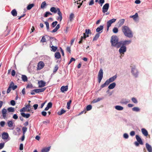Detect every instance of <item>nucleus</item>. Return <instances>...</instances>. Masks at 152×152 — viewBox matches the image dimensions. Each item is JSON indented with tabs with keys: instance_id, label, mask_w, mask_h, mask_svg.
<instances>
[{
	"instance_id": "obj_18",
	"label": "nucleus",
	"mask_w": 152,
	"mask_h": 152,
	"mask_svg": "<svg viewBox=\"0 0 152 152\" xmlns=\"http://www.w3.org/2000/svg\"><path fill=\"white\" fill-rule=\"evenodd\" d=\"M58 9H60L58 8H56L55 7H52L50 8V10L52 12H53L54 13H56L57 12H58Z\"/></svg>"
},
{
	"instance_id": "obj_24",
	"label": "nucleus",
	"mask_w": 152,
	"mask_h": 152,
	"mask_svg": "<svg viewBox=\"0 0 152 152\" xmlns=\"http://www.w3.org/2000/svg\"><path fill=\"white\" fill-rule=\"evenodd\" d=\"M138 17V14L137 13H136L134 15H131L130 16V18H132L133 20L136 21Z\"/></svg>"
},
{
	"instance_id": "obj_11",
	"label": "nucleus",
	"mask_w": 152,
	"mask_h": 152,
	"mask_svg": "<svg viewBox=\"0 0 152 152\" xmlns=\"http://www.w3.org/2000/svg\"><path fill=\"white\" fill-rule=\"evenodd\" d=\"M51 45H55L57 44L58 42V40L54 37L50 38Z\"/></svg>"
},
{
	"instance_id": "obj_62",
	"label": "nucleus",
	"mask_w": 152,
	"mask_h": 152,
	"mask_svg": "<svg viewBox=\"0 0 152 152\" xmlns=\"http://www.w3.org/2000/svg\"><path fill=\"white\" fill-rule=\"evenodd\" d=\"M5 124V122L4 121H1L0 122V125L1 127H4Z\"/></svg>"
},
{
	"instance_id": "obj_25",
	"label": "nucleus",
	"mask_w": 152,
	"mask_h": 152,
	"mask_svg": "<svg viewBox=\"0 0 152 152\" xmlns=\"http://www.w3.org/2000/svg\"><path fill=\"white\" fill-rule=\"evenodd\" d=\"M141 132L142 134L145 136H147L148 135L147 131L144 128H142L141 129Z\"/></svg>"
},
{
	"instance_id": "obj_2",
	"label": "nucleus",
	"mask_w": 152,
	"mask_h": 152,
	"mask_svg": "<svg viewBox=\"0 0 152 152\" xmlns=\"http://www.w3.org/2000/svg\"><path fill=\"white\" fill-rule=\"evenodd\" d=\"M121 41L118 42V37L116 36H112L111 42L112 46L119 48L121 46Z\"/></svg>"
},
{
	"instance_id": "obj_15",
	"label": "nucleus",
	"mask_w": 152,
	"mask_h": 152,
	"mask_svg": "<svg viewBox=\"0 0 152 152\" xmlns=\"http://www.w3.org/2000/svg\"><path fill=\"white\" fill-rule=\"evenodd\" d=\"M46 89V88H43L40 89H35V91L36 93L42 92L45 90Z\"/></svg>"
},
{
	"instance_id": "obj_42",
	"label": "nucleus",
	"mask_w": 152,
	"mask_h": 152,
	"mask_svg": "<svg viewBox=\"0 0 152 152\" xmlns=\"http://www.w3.org/2000/svg\"><path fill=\"white\" fill-rule=\"evenodd\" d=\"M50 47H51L52 49L51 50V51H52L53 52H55L57 49V47L56 46H54L53 45L52 46L50 45Z\"/></svg>"
},
{
	"instance_id": "obj_46",
	"label": "nucleus",
	"mask_w": 152,
	"mask_h": 152,
	"mask_svg": "<svg viewBox=\"0 0 152 152\" xmlns=\"http://www.w3.org/2000/svg\"><path fill=\"white\" fill-rule=\"evenodd\" d=\"M129 102L130 100L125 99L122 100L121 103L123 104H126L127 103Z\"/></svg>"
},
{
	"instance_id": "obj_60",
	"label": "nucleus",
	"mask_w": 152,
	"mask_h": 152,
	"mask_svg": "<svg viewBox=\"0 0 152 152\" xmlns=\"http://www.w3.org/2000/svg\"><path fill=\"white\" fill-rule=\"evenodd\" d=\"M57 23V21H55L53 22L52 23V25L53 27H54L56 25Z\"/></svg>"
},
{
	"instance_id": "obj_61",
	"label": "nucleus",
	"mask_w": 152,
	"mask_h": 152,
	"mask_svg": "<svg viewBox=\"0 0 152 152\" xmlns=\"http://www.w3.org/2000/svg\"><path fill=\"white\" fill-rule=\"evenodd\" d=\"M125 139H128L129 137V135L127 133H124L123 135Z\"/></svg>"
},
{
	"instance_id": "obj_54",
	"label": "nucleus",
	"mask_w": 152,
	"mask_h": 152,
	"mask_svg": "<svg viewBox=\"0 0 152 152\" xmlns=\"http://www.w3.org/2000/svg\"><path fill=\"white\" fill-rule=\"evenodd\" d=\"M132 100L133 102L134 103H137V99L134 97H133L132 99Z\"/></svg>"
},
{
	"instance_id": "obj_32",
	"label": "nucleus",
	"mask_w": 152,
	"mask_h": 152,
	"mask_svg": "<svg viewBox=\"0 0 152 152\" xmlns=\"http://www.w3.org/2000/svg\"><path fill=\"white\" fill-rule=\"evenodd\" d=\"M55 58L56 59H59L61 57V55L59 52H57L55 53Z\"/></svg>"
},
{
	"instance_id": "obj_5",
	"label": "nucleus",
	"mask_w": 152,
	"mask_h": 152,
	"mask_svg": "<svg viewBox=\"0 0 152 152\" xmlns=\"http://www.w3.org/2000/svg\"><path fill=\"white\" fill-rule=\"evenodd\" d=\"M7 124L10 129L13 130L14 129L15 125H14V124L12 121H8Z\"/></svg>"
},
{
	"instance_id": "obj_27",
	"label": "nucleus",
	"mask_w": 152,
	"mask_h": 152,
	"mask_svg": "<svg viewBox=\"0 0 152 152\" xmlns=\"http://www.w3.org/2000/svg\"><path fill=\"white\" fill-rule=\"evenodd\" d=\"M125 19H120L118 22L119 26L120 27L122 26L124 23Z\"/></svg>"
},
{
	"instance_id": "obj_22",
	"label": "nucleus",
	"mask_w": 152,
	"mask_h": 152,
	"mask_svg": "<svg viewBox=\"0 0 152 152\" xmlns=\"http://www.w3.org/2000/svg\"><path fill=\"white\" fill-rule=\"evenodd\" d=\"M68 89V86H63L61 88V91L62 92H64L65 91H66Z\"/></svg>"
},
{
	"instance_id": "obj_28",
	"label": "nucleus",
	"mask_w": 152,
	"mask_h": 152,
	"mask_svg": "<svg viewBox=\"0 0 152 152\" xmlns=\"http://www.w3.org/2000/svg\"><path fill=\"white\" fill-rule=\"evenodd\" d=\"M116 86V83H113L110 84L108 87L109 89H112L115 88Z\"/></svg>"
},
{
	"instance_id": "obj_51",
	"label": "nucleus",
	"mask_w": 152,
	"mask_h": 152,
	"mask_svg": "<svg viewBox=\"0 0 152 152\" xmlns=\"http://www.w3.org/2000/svg\"><path fill=\"white\" fill-rule=\"evenodd\" d=\"M46 5V3L45 1H43L42 2L41 4V7L42 8H44Z\"/></svg>"
},
{
	"instance_id": "obj_59",
	"label": "nucleus",
	"mask_w": 152,
	"mask_h": 152,
	"mask_svg": "<svg viewBox=\"0 0 152 152\" xmlns=\"http://www.w3.org/2000/svg\"><path fill=\"white\" fill-rule=\"evenodd\" d=\"M104 2V0H99V3L100 4L101 6H102Z\"/></svg>"
},
{
	"instance_id": "obj_6",
	"label": "nucleus",
	"mask_w": 152,
	"mask_h": 152,
	"mask_svg": "<svg viewBox=\"0 0 152 152\" xmlns=\"http://www.w3.org/2000/svg\"><path fill=\"white\" fill-rule=\"evenodd\" d=\"M119 50V52L120 54H124L126 51V46L122 45L121 46Z\"/></svg>"
},
{
	"instance_id": "obj_44",
	"label": "nucleus",
	"mask_w": 152,
	"mask_h": 152,
	"mask_svg": "<svg viewBox=\"0 0 152 152\" xmlns=\"http://www.w3.org/2000/svg\"><path fill=\"white\" fill-rule=\"evenodd\" d=\"M52 14L49 12H46L44 16L45 17H47L48 15H52Z\"/></svg>"
},
{
	"instance_id": "obj_43",
	"label": "nucleus",
	"mask_w": 152,
	"mask_h": 152,
	"mask_svg": "<svg viewBox=\"0 0 152 152\" xmlns=\"http://www.w3.org/2000/svg\"><path fill=\"white\" fill-rule=\"evenodd\" d=\"M7 110L9 112H14L15 111L14 108L12 107H8L7 109Z\"/></svg>"
},
{
	"instance_id": "obj_48",
	"label": "nucleus",
	"mask_w": 152,
	"mask_h": 152,
	"mask_svg": "<svg viewBox=\"0 0 152 152\" xmlns=\"http://www.w3.org/2000/svg\"><path fill=\"white\" fill-rule=\"evenodd\" d=\"M25 107L27 109V110H30V111H31V105L30 104H28L27 105H25Z\"/></svg>"
},
{
	"instance_id": "obj_38",
	"label": "nucleus",
	"mask_w": 152,
	"mask_h": 152,
	"mask_svg": "<svg viewBox=\"0 0 152 152\" xmlns=\"http://www.w3.org/2000/svg\"><path fill=\"white\" fill-rule=\"evenodd\" d=\"M103 99L102 98H98L97 99H95L93 100V101L92 102L93 103H95L99 101H100L101 100H102Z\"/></svg>"
},
{
	"instance_id": "obj_45",
	"label": "nucleus",
	"mask_w": 152,
	"mask_h": 152,
	"mask_svg": "<svg viewBox=\"0 0 152 152\" xmlns=\"http://www.w3.org/2000/svg\"><path fill=\"white\" fill-rule=\"evenodd\" d=\"M27 128L26 127H23L22 128L23 133V135H25L26 132L27 131Z\"/></svg>"
},
{
	"instance_id": "obj_21",
	"label": "nucleus",
	"mask_w": 152,
	"mask_h": 152,
	"mask_svg": "<svg viewBox=\"0 0 152 152\" xmlns=\"http://www.w3.org/2000/svg\"><path fill=\"white\" fill-rule=\"evenodd\" d=\"M58 14L59 15V16L57 18V20H59L60 21H61L62 19V14L60 11V9H58Z\"/></svg>"
},
{
	"instance_id": "obj_29",
	"label": "nucleus",
	"mask_w": 152,
	"mask_h": 152,
	"mask_svg": "<svg viewBox=\"0 0 152 152\" xmlns=\"http://www.w3.org/2000/svg\"><path fill=\"white\" fill-rule=\"evenodd\" d=\"M21 115L24 117L26 118H28L30 116V115L29 113L25 114L24 113H21Z\"/></svg>"
},
{
	"instance_id": "obj_47",
	"label": "nucleus",
	"mask_w": 152,
	"mask_h": 152,
	"mask_svg": "<svg viewBox=\"0 0 152 152\" xmlns=\"http://www.w3.org/2000/svg\"><path fill=\"white\" fill-rule=\"evenodd\" d=\"M32 67L30 66H28V70L29 72V73H31L32 72L33 70L32 69Z\"/></svg>"
},
{
	"instance_id": "obj_40",
	"label": "nucleus",
	"mask_w": 152,
	"mask_h": 152,
	"mask_svg": "<svg viewBox=\"0 0 152 152\" xmlns=\"http://www.w3.org/2000/svg\"><path fill=\"white\" fill-rule=\"evenodd\" d=\"M66 112V111L64 110L63 109H62L61 110V111H58V115H60L65 113Z\"/></svg>"
},
{
	"instance_id": "obj_33",
	"label": "nucleus",
	"mask_w": 152,
	"mask_h": 152,
	"mask_svg": "<svg viewBox=\"0 0 152 152\" xmlns=\"http://www.w3.org/2000/svg\"><path fill=\"white\" fill-rule=\"evenodd\" d=\"M50 147L44 148L42 150V152H48L50 150Z\"/></svg>"
},
{
	"instance_id": "obj_23",
	"label": "nucleus",
	"mask_w": 152,
	"mask_h": 152,
	"mask_svg": "<svg viewBox=\"0 0 152 152\" xmlns=\"http://www.w3.org/2000/svg\"><path fill=\"white\" fill-rule=\"evenodd\" d=\"M10 86V87L14 90L17 88V85H14V83L12 81L11 82Z\"/></svg>"
},
{
	"instance_id": "obj_55",
	"label": "nucleus",
	"mask_w": 152,
	"mask_h": 152,
	"mask_svg": "<svg viewBox=\"0 0 152 152\" xmlns=\"http://www.w3.org/2000/svg\"><path fill=\"white\" fill-rule=\"evenodd\" d=\"M85 33L87 34H91V30L89 29H86L85 30Z\"/></svg>"
},
{
	"instance_id": "obj_58",
	"label": "nucleus",
	"mask_w": 152,
	"mask_h": 152,
	"mask_svg": "<svg viewBox=\"0 0 152 152\" xmlns=\"http://www.w3.org/2000/svg\"><path fill=\"white\" fill-rule=\"evenodd\" d=\"M52 104L51 102H49L47 105V106L49 108H51L52 107Z\"/></svg>"
},
{
	"instance_id": "obj_14",
	"label": "nucleus",
	"mask_w": 152,
	"mask_h": 152,
	"mask_svg": "<svg viewBox=\"0 0 152 152\" xmlns=\"http://www.w3.org/2000/svg\"><path fill=\"white\" fill-rule=\"evenodd\" d=\"M116 20V19L115 18H113L110 20H108L107 22V24L109 25V26H111V24L115 23Z\"/></svg>"
},
{
	"instance_id": "obj_34",
	"label": "nucleus",
	"mask_w": 152,
	"mask_h": 152,
	"mask_svg": "<svg viewBox=\"0 0 152 152\" xmlns=\"http://www.w3.org/2000/svg\"><path fill=\"white\" fill-rule=\"evenodd\" d=\"M109 84L108 83V82L106 80L105 82L102 85L100 86L101 89L105 87L106 86H108Z\"/></svg>"
},
{
	"instance_id": "obj_8",
	"label": "nucleus",
	"mask_w": 152,
	"mask_h": 152,
	"mask_svg": "<svg viewBox=\"0 0 152 152\" xmlns=\"http://www.w3.org/2000/svg\"><path fill=\"white\" fill-rule=\"evenodd\" d=\"M131 72L134 76L137 77L138 75V72L135 67L132 68Z\"/></svg>"
},
{
	"instance_id": "obj_52",
	"label": "nucleus",
	"mask_w": 152,
	"mask_h": 152,
	"mask_svg": "<svg viewBox=\"0 0 152 152\" xmlns=\"http://www.w3.org/2000/svg\"><path fill=\"white\" fill-rule=\"evenodd\" d=\"M113 32L114 33H117L118 31V29L116 27H114L113 30Z\"/></svg>"
},
{
	"instance_id": "obj_35",
	"label": "nucleus",
	"mask_w": 152,
	"mask_h": 152,
	"mask_svg": "<svg viewBox=\"0 0 152 152\" xmlns=\"http://www.w3.org/2000/svg\"><path fill=\"white\" fill-rule=\"evenodd\" d=\"M101 33V32H99V33H98L96 34L93 38V41H96V40L100 36V34Z\"/></svg>"
},
{
	"instance_id": "obj_9",
	"label": "nucleus",
	"mask_w": 152,
	"mask_h": 152,
	"mask_svg": "<svg viewBox=\"0 0 152 152\" xmlns=\"http://www.w3.org/2000/svg\"><path fill=\"white\" fill-rule=\"evenodd\" d=\"M44 63L42 61L39 62L37 65V70H39L42 69L44 67Z\"/></svg>"
},
{
	"instance_id": "obj_3",
	"label": "nucleus",
	"mask_w": 152,
	"mask_h": 152,
	"mask_svg": "<svg viewBox=\"0 0 152 152\" xmlns=\"http://www.w3.org/2000/svg\"><path fill=\"white\" fill-rule=\"evenodd\" d=\"M103 72L102 69H101L98 73V82L99 83L101 82L103 77Z\"/></svg>"
},
{
	"instance_id": "obj_26",
	"label": "nucleus",
	"mask_w": 152,
	"mask_h": 152,
	"mask_svg": "<svg viewBox=\"0 0 152 152\" xmlns=\"http://www.w3.org/2000/svg\"><path fill=\"white\" fill-rule=\"evenodd\" d=\"M9 137L7 133L4 132L2 134V138L4 140L7 139Z\"/></svg>"
},
{
	"instance_id": "obj_1",
	"label": "nucleus",
	"mask_w": 152,
	"mask_h": 152,
	"mask_svg": "<svg viewBox=\"0 0 152 152\" xmlns=\"http://www.w3.org/2000/svg\"><path fill=\"white\" fill-rule=\"evenodd\" d=\"M122 30L124 35L126 37L129 38H132L133 37L132 32L128 26H123L122 27Z\"/></svg>"
},
{
	"instance_id": "obj_31",
	"label": "nucleus",
	"mask_w": 152,
	"mask_h": 152,
	"mask_svg": "<svg viewBox=\"0 0 152 152\" xmlns=\"http://www.w3.org/2000/svg\"><path fill=\"white\" fill-rule=\"evenodd\" d=\"M11 13L14 16H17V12L15 9H14L12 10L11 12Z\"/></svg>"
},
{
	"instance_id": "obj_50",
	"label": "nucleus",
	"mask_w": 152,
	"mask_h": 152,
	"mask_svg": "<svg viewBox=\"0 0 152 152\" xmlns=\"http://www.w3.org/2000/svg\"><path fill=\"white\" fill-rule=\"evenodd\" d=\"M74 17V14L72 13H71L69 17V19L70 21H72V20Z\"/></svg>"
},
{
	"instance_id": "obj_57",
	"label": "nucleus",
	"mask_w": 152,
	"mask_h": 152,
	"mask_svg": "<svg viewBox=\"0 0 152 152\" xmlns=\"http://www.w3.org/2000/svg\"><path fill=\"white\" fill-rule=\"evenodd\" d=\"M58 65H57L55 66V67L54 68V70L53 71V72L54 73L56 72L57 71V70H58Z\"/></svg>"
},
{
	"instance_id": "obj_17",
	"label": "nucleus",
	"mask_w": 152,
	"mask_h": 152,
	"mask_svg": "<svg viewBox=\"0 0 152 152\" xmlns=\"http://www.w3.org/2000/svg\"><path fill=\"white\" fill-rule=\"evenodd\" d=\"M145 145L146 148L148 152H152V148L151 146L147 143H146Z\"/></svg>"
},
{
	"instance_id": "obj_41",
	"label": "nucleus",
	"mask_w": 152,
	"mask_h": 152,
	"mask_svg": "<svg viewBox=\"0 0 152 152\" xmlns=\"http://www.w3.org/2000/svg\"><path fill=\"white\" fill-rule=\"evenodd\" d=\"M34 6V4H29L27 7V9L28 10H31Z\"/></svg>"
},
{
	"instance_id": "obj_16",
	"label": "nucleus",
	"mask_w": 152,
	"mask_h": 152,
	"mask_svg": "<svg viewBox=\"0 0 152 152\" xmlns=\"http://www.w3.org/2000/svg\"><path fill=\"white\" fill-rule=\"evenodd\" d=\"M103 29V26L100 25L96 29V32H98V33H99V32L101 33L102 32Z\"/></svg>"
},
{
	"instance_id": "obj_37",
	"label": "nucleus",
	"mask_w": 152,
	"mask_h": 152,
	"mask_svg": "<svg viewBox=\"0 0 152 152\" xmlns=\"http://www.w3.org/2000/svg\"><path fill=\"white\" fill-rule=\"evenodd\" d=\"M132 110L136 112H138L140 111V109L138 107H135L132 109Z\"/></svg>"
},
{
	"instance_id": "obj_4",
	"label": "nucleus",
	"mask_w": 152,
	"mask_h": 152,
	"mask_svg": "<svg viewBox=\"0 0 152 152\" xmlns=\"http://www.w3.org/2000/svg\"><path fill=\"white\" fill-rule=\"evenodd\" d=\"M2 118L4 119H7L8 118L7 110L4 108L2 110Z\"/></svg>"
},
{
	"instance_id": "obj_53",
	"label": "nucleus",
	"mask_w": 152,
	"mask_h": 152,
	"mask_svg": "<svg viewBox=\"0 0 152 152\" xmlns=\"http://www.w3.org/2000/svg\"><path fill=\"white\" fill-rule=\"evenodd\" d=\"M92 109V106L91 105H88L86 108V109L87 111H89L91 110Z\"/></svg>"
},
{
	"instance_id": "obj_36",
	"label": "nucleus",
	"mask_w": 152,
	"mask_h": 152,
	"mask_svg": "<svg viewBox=\"0 0 152 152\" xmlns=\"http://www.w3.org/2000/svg\"><path fill=\"white\" fill-rule=\"evenodd\" d=\"M20 112H29L30 110H27V109L25 107H23L20 110Z\"/></svg>"
},
{
	"instance_id": "obj_19",
	"label": "nucleus",
	"mask_w": 152,
	"mask_h": 152,
	"mask_svg": "<svg viewBox=\"0 0 152 152\" xmlns=\"http://www.w3.org/2000/svg\"><path fill=\"white\" fill-rule=\"evenodd\" d=\"M136 138L137 142H138L141 145H143V143L142 141L141 138L138 135H136Z\"/></svg>"
},
{
	"instance_id": "obj_49",
	"label": "nucleus",
	"mask_w": 152,
	"mask_h": 152,
	"mask_svg": "<svg viewBox=\"0 0 152 152\" xmlns=\"http://www.w3.org/2000/svg\"><path fill=\"white\" fill-rule=\"evenodd\" d=\"M45 23L46 25L47 31H49V23L47 21H45Z\"/></svg>"
},
{
	"instance_id": "obj_7",
	"label": "nucleus",
	"mask_w": 152,
	"mask_h": 152,
	"mask_svg": "<svg viewBox=\"0 0 152 152\" xmlns=\"http://www.w3.org/2000/svg\"><path fill=\"white\" fill-rule=\"evenodd\" d=\"M109 7V3H106L102 7V11L104 13L107 12Z\"/></svg>"
},
{
	"instance_id": "obj_56",
	"label": "nucleus",
	"mask_w": 152,
	"mask_h": 152,
	"mask_svg": "<svg viewBox=\"0 0 152 152\" xmlns=\"http://www.w3.org/2000/svg\"><path fill=\"white\" fill-rule=\"evenodd\" d=\"M41 42H46V39L45 36H43L41 40Z\"/></svg>"
},
{
	"instance_id": "obj_12",
	"label": "nucleus",
	"mask_w": 152,
	"mask_h": 152,
	"mask_svg": "<svg viewBox=\"0 0 152 152\" xmlns=\"http://www.w3.org/2000/svg\"><path fill=\"white\" fill-rule=\"evenodd\" d=\"M117 77L116 75L113 76V77L110 78L109 79L107 80L109 84L110 83L113 82L116 79Z\"/></svg>"
},
{
	"instance_id": "obj_63",
	"label": "nucleus",
	"mask_w": 152,
	"mask_h": 152,
	"mask_svg": "<svg viewBox=\"0 0 152 152\" xmlns=\"http://www.w3.org/2000/svg\"><path fill=\"white\" fill-rule=\"evenodd\" d=\"M10 104L12 106H14L15 104V101L14 100H12L10 101Z\"/></svg>"
},
{
	"instance_id": "obj_13",
	"label": "nucleus",
	"mask_w": 152,
	"mask_h": 152,
	"mask_svg": "<svg viewBox=\"0 0 152 152\" xmlns=\"http://www.w3.org/2000/svg\"><path fill=\"white\" fill-rule=\"evenodd\" d=\"M39 88H42L45 86L46 83L43 80H40L38 82Z\"/></svg>"
},
{
	"instance_id": "obj_10",
	"label": "nucleus",
	"mask_w": 152,
	"mask_h": 152,
	"mask_svg": "<svg viewBox=\"0 0 152 152\" xmlns=\"http://www.w3.org/2000/svg\"><path fill=\"white\" fill-rule=\"evenodd\" d=\"M131 42V41L130 40H125V41H121V46L123 45L124 46H125L126 45H129Z\"/></svg>"
},
{
	"instance_id": "obj_64",
	"label": "nucleus",
	"mask_w": 152,
	"mask_h": 152,
	"mask_svg": "<svg viewBox=\"0 0 152 152\" xmlns=\"http://www.w3.org/2000/svg\"><path fill=\"white\" fill-rule=\"evenodd\" d=\"M130 134L131 136H134L135 134V132L134 131H132L130 132Z\"/></svg>"
},
{
	"instance_id": "obj_30",
	"label": "nucleus",
	"mask_w": 152,
	"mask_h": 152,
	"mask_svg": "<svg viewBox=\"0 0 152 152\" xmlns=\"http://www.w3.org/2000/svg\"><path fill=\"white\" fill-rule=\"evenodd\" d=\"M115 108L118 110H122L124 109L123 107L120 105H116L115 106Z\"/></svg>"
},
{
	"instance_id": "obj_20",
	"label": "nucleus",
	"mask_w": 152,
	"mask_h": 152,
	"mask_svg": "<svg viewBox=\"0 0 152 152\" xmlns=\"http://www.w3.org/2000/svg\"><path fill=\"white\" fill-rule=\"evenodd\" d=\"M83 36H81V37L80 40L79 42V44H81L82 43V41L83 39H85L86 37H88L89 36L88 34L86 35V33H83Z\"/></svg>"
},
{
	"instance_id": "obj_39",
	"label": "nucleus",
	"mask_w": 152,
	"mask_h": 152,
	"mask_svg": "<svg viewBox=\"0 0 152 152\" xmlns=\"http://www.w3.org/2000/svg\"><path fill=\"white\" fill-rule=\"evenodd\" d=\"M22 79L24 82H26L28 80L27 77L25 75H22Z\"/></svg>"
}]
</instances>
